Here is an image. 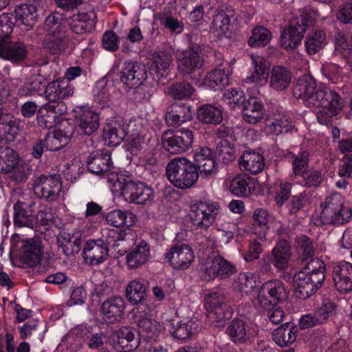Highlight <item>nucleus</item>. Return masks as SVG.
<instances>
[{
  "instance_id": "8",
  "label": "nucleus",
  "mask_w": 352,
  "mask_h": 352,
  "mask_svg": "<svg viewBox=\"0 0 352 352\" xmlns=\"http://www.w3.org/2000/svg\"><path fill=\"white\" fill-rule=\"evenodd\" d=\"M329 96H325L318 104L312 105L310 109L320 108L317 112L318 121L324 125H328L336 119V116L344 107L341 96L334 90L329 91Z\"/></svg>"
},
{
  "instance_id": "61",
  "label": "nucleus",
  "mask_w": 352,
  "mask_h": 352,
  "mask_svg": "<svg viewBox=\"0 0 352 352\" xmlns=\"http://www.w3.org/2000/svg\"><path fill=\"white\" fill-rule=\"evenodd\" d=\"M321 72L329 82L333 84L338 83L342 78L341 67L334 63H324L321 68Z\"/></svg>"
},
{
  "instance_id": "56",
  "label": "nucleus",
  "mask_w": 352,
  "mask_h": 352,
  "mask_svg": "<svg viewBox=\"0 0 352 352\" xmlns=\"http://www.w3.org/2000/svg\"><path fill=\"white\" fill-rule=\"evenodd\" d=\"M335 53L340 54L343 58L352 50V38L345 32L336 30L333 36Z\"/></svg>"
},
{
  "instance_id": "55",
  "label": "nucleus",
  "mask_w": 352,
  "mask_h": 352,
  "mask_svg": "<svg viewBox=\"0 0 352 352\" xmlns=\"http://www.w3.org/2000/svg\"><path fill=\"white\" fill-rule=\"evenodd\" d=\"M272 32L266 28L258 25L253 28L248 45L252 47L265 46L272 38Z\"/></svg>"
},
{
  "instance_id": "46",
  "label": "nucleus",
  "mask_w": 352,
  "mask_h": 352,
  "mask_svg": "<svg viewBox=\"0 0 352 352\" xmlns=\"http://www.w3.org/2000/svg\"><path fill=\"white\" fill-rule=\"evenodd\" d=\"M65 21L58 13H52L47 16L44 22L43 29L45 36H54L66 34Z\"/></svg>"
},
{
  "instance_id": "5",
  "label": "nucleus",
  "mask_w": 352,
  "mask_h": 352,
  "mask_svg": "<svg viewBox=\"0 0 352 352\" xmlns=\"http://www.w3.org/2000/svg\"><path fill=\"white\" fill-rule=\"evenodd\" d=\"M329 87L325 86L317 87L316 80L309 75L300 77L293 89V94L296 98H301L306 107H311L318 104L325 96H329Z\"/></svg>"
},
{
  "instance_id": "48",
  "label": "nucleus",
  "mask_w": 352,
  "mask_h": 352,
  "mask_svg": "<svg viewBox=\"0 0 352 352\" xmlns=\"http://www.w3.org/2000/svg\"><path fill=\"white\" fill-rule=\"evenodd\" d=\"M70 135L71 134H63L60 129L48 132L44 139L46 151H56L60 149L68 143Z\"/></svg>"
},
{
  "instance_id": "31",
  "label": "nucleus",
  "mask_w": 352,
  "mask_h": 352,
  "mask_svg": "<svg viewBox=\"0 0 352 352\" xmlns=\"http://www.w3.org/2000/svg\"><path fill=\"white\" fill-rule=\"evenodd\" d=\"M151 249L147 242L141 241L126 255V264L130 269H137L148 262Z\"/></svg>"
},
{
  "instance_id": "44",
  "label": "nucleus",
  "mask_w": 352,
  "mask_h": 352,
  "mask_svg": "<svg viewBox=\"0 0 352 352\" xmlns=\"http://www.w3.org/2000/svg\"><path fill=\"white\" fill-rule=\"evenodd\" d=\"M113 87L108 85V78L103 76L99 79L93 89L94 100L102 107L109 105Z\"/></svg>"
},
{
  "instance_id": "29",
  "label": "nucleus",
  "mask_w": 352,
  "mask_h": 352,
  "mask_svg": "<svg viewBox=\"0 0 352 352\" xmlns=\"http://www.w3.org/2000/svg\"><path fill=\"white\" fill-rule=\"evenodd\" d=\"M43 255L38 239H31L23 241L21 247L20 257L24 263L33 267L39 263Z\"/></svg>"
},
{
  "instance_id": "57",
  "label": "nucleus",
  "mask_w": 352,
  "mask_h": 352,
  "mask_svg": "<svg viewBox=\"0 0 352 352\" xmlns=\"http://www.w3.org/2000/svg\"><path fill=\"white\" fill-rule=\"evenodd\" d=\"M305 45L309 54H315L326 45V35L322 30L315 31L307 36Z\"/></svg>"
},
{
  "instance_id": "15",
  "label": "nucleus",
  "mask_w": 352,
  "mask_h": 352,
  "mask_svg": "<svg viewBox=\"0 0 352 352\" xmlns=\"http://www.w3.org/2000/svg\"><path fill=\"white\" fill-rule=\"evenodd\" d=\"M150 308L140 305L134 312L135 321L142 337L146 340H155L160 335L161 327L158 322L151 318Z\"/></svg>"
},
{
  "instance_id": "27",
  "label": "nucleus",
  "mask_w": 352,
  "mask_h": 352,
  "mask_svg": "<svg viewBox=\"0 0 352 352\" xmlns=\"http://www.w3.org/2000/svg\"><path fill=\"white\" fill-rule=\"evenodd\" d=\"M173 54L170 50H162L153 55L151 71L157 80L166 78L173 67Z\"/></svg>"
},
{
  "instance_id": "11",
  "label": "nucleus",
  "mask_w": 352,
  "mask_h": 352,
  "mask_svg": "<svg viewBox=\"0 0 352 352\" xmlns=\"http://www.w3.org/2000/svg\"><path fill=\"white\" fill-rule=\"evenodd\" d=\"M307 26L302 16L290 20L288 25L281 32V47L287 50L297 48L301 43Z\"/></svg>"
},
{
  "instance_id": "7",
  "label": "nucleus",
  "mask_w": 352,
  "mask_h": 352,
  "mask_svg": "<svg viewBox=\"0 0 352 352\" xmlns=\"http://www.w3.org/2000/svg\"><path fill=\"white\" fill-rule=\"evenodd\" d=\"M193 141L192 131L181 128L176 131L168 130L162 136L164 148L171 154L184 153L191 147Z\"/></svg>"
},
{
  "instance_id": "17",
  "label": "nucleus",
  "mask_w": 352,
  "mask_h": 352,
  "mask_svg": "<svg viewBox=\"0 0 352 352\" xmlns=\"http://www.w3.org/2000/svg\"><path fill=\"white\" fill-rule=\"evenodd\" d=\"M195 258L192 248L187 244H177L166 254V259L176 270L188 268Z\"/></svg>"
},
{
  "instance_id": "32",
  "label": "nucleus",
  "mask_w": 352,
  "mask_h": 352,
  "mask_svg": "<svg viewBox=\"0 0 352 352\" xmlns=\"http://www.w3.org/2000/svg\"><path fill=\"white\" fill-rule=\"evenodd\" d=\"M124 300L120 296H113L104 301L101 306V313L107 322L118 320L124 314Z\"/></svg>"
},
{
  "instance_id": "60",
  "label": "nucleus",
  "mask_w": 352,
  "mask_h": 352,
  "mask_svg": "<svg viewBox=\"0 0 352 352\" xmlns=\"http://www.w3.org/2000/svg\"><path fill=\"white\" fill-rule=\"evenodd\" d=\"M223 100L231 110L239 108L241 105L243 107L246 101L243 92L237 89L227 90L223 94Z\"/></svg>"
},
{
  "instance_id": "33",
  "label": "nucleus",
  "mask_w": 352,
  "mask_h": 352,
  "mask_svg": "<svg viewBox=\"0 0 352 352\" xmlns=\"http://www.w3.org/2000/svg\"><path fill=\"white\" fill-rule=\"evenodd\" d=\"M292 81V73L285 67L276 65L270 74V87L274 91H281L287 89Z\"/></svg>"
},
{
  "instance_id": "54",
  "label": "nucleus",
  "mask_w": 352,
  "mask_h": 352,
  "mask_svg": "<svg viewBox=\"0 0 352 352\" xmlns=\"http://www.w3.org/2000/svg\"><path fill=\"white\" fill-rule=\"evenodd\" d=\"M234 287L242 294H249L256 287V277L252 272L240 273L234 281Z\"/></svg>"
},
{
  "instance_id": "52",
  "label": "nucleus",
  "mask_w": 352,
  "mask_h": 352,
  "mask_svg": "<svg viewBox=\"0 0 352 352\" xmlns=\"http://www.w3.org/2000/svg\"><path fill=\"white\" fill-rule=\"evenodd\" d=\"M43 77L41 76L34 74L19 88L17 94L19 96L28 97L38 94L43 89Z\"/></svg>"
},
{
  "instance_id": "12",
  "label": "nucleus",
  "mask_w": 352,
  "mask_h": 352,
  "mask_svg": "<svg viewBox=\"0 0 352 352\" xmlns=\"http://www.w3.org/2000/svg\"><path fill=\"white\" fill-rule=\"evenodd\" d=\"M62 188L60 177L58 175H40L34 182L33 190L39 198L47 201H54L59 196Z\"/></svg>"
},
{
  "instance_id": "18",
  "label": "nucleus",
  "mask_w": 352,
  "mask_h": 352,
  "mask_svg": "<svg viewBox=\"0 0 352 352\" xmlns=\"http://www.w3.org/2000/svg\"><path fill=\"white\" fill-rule=\"evenodd\" d=\"M164 328L178 340H185L197 333L201 329L200 322L192 319H184L179 321L176 319L167 320Z\"/></svg>"
},
{
  "instance_id": "1",
  "label": "nucleus",
  "mask_w": 352,
  "mask_h": 352,
  "mask_svg": "<svg viewBox=\"0 0 352 352\" xmlns=\"http://www.w3.org/2000/svg\"><path fill=\"white\" fill-rule=\"evenodd\" d=\"M325 264L318 258L311 259L305 267L293 277L296 296L309 298L322 286L325 278Z\"/></svg>"
},
{
  "instance_id": "50",
  "label": "nucleus",
  "mask_w": 352,
  "mask_h": 352,
  "mask_svg": "<svg viewBox=\"0 0 352 352\" xmlns=\"http://www.w3.org/2000/svg\"><path fill=\"white\" fill-rule=\"evenodd\" d=\"M18 154L12 148L0 146V170L8 173L19 163Z\"/></svg>"
},
{
  "instance_id": "42",
  "label": "nucleus",
  "mask_w": 352,
  "mask_h": 352,
  "mask_svg": "<svg viewBox=\"0 0 352 352\" xmlns=\"http://www.w3.org/2000/svg\"><path fill=\"white\" fill-rule=\"evenodd\" d=\"M127 135L129 137V146L132 151H139L144 144L145 138L142 133V124L136 120L127 122Z\"/></svg>"
},
{
  "instance_id": "21",
  "label": "nucleus",
  "mask_w": 352,
  "mask_h": 352,
  "mask_svg": "<svg viewBox=\"0 0 352 352\" xmlns=\"http://www.w3.org/2000/svg\"><path fill=\"white\" fill-rule=\"evenodd\" d=\"M74 86L67 80H53L45 89V97L49 102L67 99L73 96Z\"/></svg>"
},
{
  "instance_id": "20",
  "label": "nucleus",
  "mask_w": 352,
  "mask_h": 352,
  "mask_svg": "<svg viewBox=\"0 0 352 352\" xmlns=\"http://www.w3.org/2000/svg\"><path fill=\"white\" fill-rule=\"evenodd\" d=\"M89 170L96 175L107 174L108 176L112 173L113 162L109 151H101L91 153L87 160Z\"/></svg>"
},
{
  "instance_id": "30",
  "label": "nucleus",
  "mask_w": 352,
  "mask_h": 352,
  "mask_svg": "<svg viewBox=\"0 0 352 352\" xmlns=\"http://www.w3.org/2000/svg\"><path fill=\"white\" fill-rule=\"evenodd\" d=\"M251 59L254 71L245 80L247 83L263 86L267 81L270 65L263 56L259 55L252 54Z\"/></svg>"
},
{
  "instance_id": "25",
  "label": "nucleus",
  "mask_w": 352,
  "mask_h": 352,
  "mask_svg": "<svg viewBox=\"0 0 352 352\" xmlns=\"http://www.w3.org/2000/svg\"><path fill=\"white\" fill-rule=\"evenodd\" d=\"M198 47H190L184 51L177 60V67L184 74H190L199 69L203 60L199 54Z\"/></svg>"
},
{
  "instance_id": "16",
  "label": "nucleus",
  "mask_w": 352,
  "mask_h": 352,
  "mask_svg": "<svg viewBox=\"0 0 352 352\" xmlns=\"http://www.w3.org/2000/svg\"><path fill=\"white\" fill-rule=\"evenodd\" d=\"M120 80L129 87H138L147 78V71L138 62L126 60L120 72Z\"/></svg>"
},
{
  "instance_id": "23",
  "label": "nucleus",
  "mask_w": 352,
  "mask_h": 352,
  "mask_svg": "<svg viewBox=\"0 0 352 352\" xmlns=\"http://www.w3.org/2000/svg\"><path fill=\"white\" fill-rule=\"evenodd\" d=\"M195 166L201 177H210L216 173L217 163L213 151L208 147H201L197 149L194 156Z\"/></svg>"
},
{
  "instance_id": "45",
  "label": "nucleus",
  "mask_w": 352,
  "mask_h": 352,
  "mask_svg": "<svg viewBox=\"0 0 352 352\" xmlns=\"http://www.w3.org/2000/svg\"><path fill=\"white\" fill-rule=\"evenodd\" d=\"M197 118L205 124H218L223 120L222 110L213 105L205 104L198 109Z\"/></svg>"
},
{
  "instance_id": "13",
  "label": "nucleus",
  "mask_w": 352,
  "mask_h": 352,
  "mask_svg": "<svg viewBox=\"0 0 352 352\" xmlns=\"http://www.w3.org/2000/svg\"><path fill=\"white\" fill-rule=\"evenodd\" d=\"M27 45L20 41H12L10 38H0V58L10 62L12 65L23 63L28 56Z\"/></svg>"
},
{
  "instance_id": "6",
  "label": "nucleus",
  "mask_w": 352,
  "mask_h": 352,
  "mask_svg": "<svg viewBox=\"0 0 352 352\" xmlns=\"http://www.w3.org/2000/svg\"><path fill=\"white\" fill-rule=\"evenodd\" d=\"M204 306L209 320L214 327L223 326V321L232 315V309L220 292H210L204 296Z\"/></svg>"
},
{
  "instance_id": "59",
  "label": "nucleus",
  "mask_w": 352,
  "mask_h": 352,
  "mask_svg": "<svg viewBox=\"0 0 352 352\" xmlns=\"http://www.w3.org/2000/svg\"><path fill=\"white\" fill-rule=\"evenodd\" d=\"M66 34L60 36V35L45 36L44 40V47L53 54L62 52L66 46Z\"/></svg>"
},
{
  "instance_id": "49",
  "label": "nucleus",
  "mask_w": 352,
  "mask_h": 352,
  "mask_svg": "<svg viewBox=\"0 0 352 352\" xmlns=\"http://www.w3.org/2000/svg\"><path fill=\"white\" fill-rule=\"evenodd\" d=\"M236 21L237 17L234 11L226 8L225 11L219 13L214 17L212 25L215 31L226 34L228 32L230 25Z\"/></svg>"
},
{
  "instance_id": "58",
  "label": "nucleus",
  "mask_w": 352,
  "mask_h": 352,
  "mask_svg": "<svg viewBox=\"0 0 352 352\" xmlns=\"http://www.w3.org/2000/svg\"><path fill=\"white\" fill-rule=\"evenodd\" d=\"M194 91V87L186 81L174 83L168 88V94L179 100L190 98Z\"/></svg>"
},
{
  "instance_id": "26",
  "label": "nucleus",
  "mask_w": 352,
  "mask_h": 352,
  "mask_svg": "<svg viewBox=\"0 0 352 352\" xmlns=\"http://www.w3.org/2000/svg\"><path fill=\"white\" fill-rule=\"evenodd\" d=\"M226 333L230 340L236 344L250 342L254 336L250 326L241 319L232 320L226 328Z\"/></svg>"
},
{
  "instance_id": "41",
  "label": "nucleus",
  "mask_w": 352,
  "mask_h": 352,
  "mask_svg": "<svg viewBox=\"0 0 352 352\" xmlns=\"http://www.w3.org/2000/svg\"><path fill=\"white\" fill-rule=\"evenodd\" d=\"M230 69H214L208 73L204 79V85L212 89H221L229 85Z\"/></svg>"
},
{
  "instance_id": "10",
  "label": "nucleus",
  "mask_w": 352,
  "mask_h": 352,
  "mask_svg": "<svg viewBox=\"0 0 352 352\" xmlns=\"http://www.w3.org/2000/svg\"><path fill=\"white\" fill-rule=\"evenodd\" d=\"M201 270L206 280L214 278L225 279L233 275L234 265L220 256H208L201 265Z\"/></svg>"
},
{
  "instance_id": "4",
  "label": "nucleus",
  "mask_w": 352,
  "mask_h": 352,
  "mask_svg": "<svg viewBox=\"0 0 352 352\" xmlns=\"http://www.w3.org/2000/svg\"><path fill=\"white\" fill-rule=\"evenodd\" d=\"M166 175L170 183L182 189L191 187L199 177L195 165L184 157L171 160L166 166Z\"/></svg>"
},
{
  "instance_id": "9",
  "label": "nucleus",
  "mask_w": 352,
  "mask_h": 352,
  "mask_svg": "<svg viewBox=\"0 0 352 352\" xmlns=\"http://www.w3.org/2000/svg\"><path fill=\"white\" fill-rule=\"evenodd\" d=\"M285 287L282 281L274 279L264 283L260 287L254 302L265 309L276 305L284 298Z\"/></svg>"
},
{
  "instance_id": "3",
  "label": "nucleus",
  "mask_w": 352,
  "mask_h": 352,
  "mask_svg": "<svg viewBox=\"0 0 352 352\" xmlns=\"http://www.w3.org/2000/svg\"><path fill=\"white\" fill-rule=\"evenodd\" d=\"M111 221L109 224L107 243L113 256L124 255L135 244V234L131 227L132 221Z\"/></svg>"
},
{
  "instance_id": "38",
  "label": "nucleus",
  "mask_w": 352,
  "mask_h": 352,
  "mask_svg": "<svg viewBox=\"0 0 352 352\" xmlns=\"http://www.w3.org/2000/svg\"><path fill=\"white\" fill-rule=\"evenodd\" d=\"M15 19L30 29L38 18L37 7L35 3H22L14 9Z\"/></svg>"
},
{
  "instance_id": "47",
  "label": "nucleus",
  "mask_w": 352,
  "mask_h": 352,
  "mask_svg": "<svg viewBox=\"0 0 352 352\" xmlns=\"http://www.w3.org/2000/svg\"><path fill=\"white\" fill-rule=\"evenodd\" d=\"M135 331L129 327H123L116 332L118 343L121 348L129 350L136 349L139 346V338H135Z\"/></svg>"
},
{
  "instance_id": "51",
  "label": "nucleus",
  "mask_w": 352,
  "mask_h": 352,
  "mask_svg": "<svg viewBox=\"0 0 352 352\" xmlns=\"http://www.w3.org/2000/svg\"><path fill=\"white\" fill-rule=\"evenodd\" d=\"M146 287L138 280L130 281L126 287V296L128 300L136 304L142 302L146 297Z\"/></svg>"
},
{
  "instance_id": "35",
  "label": "nucleus",
  "mask_w": 352,
  "mask_h": 352,
  "mask_svg": "<svg viewBox=\"0 0 352 352\" xmlns=\"http://www.w3.org/2000/svg\"><path fill=\"white\" fill-rule=\"evenodd\" d=\"M239 165L241 169L252 174L261 173L265 167L263 157L252 151H244L240 157Z\"/></svg>"
},
{
  "instance_id": "2",
  "label": "nucleus",
  "mask_w": 352,
  "mask_h": 352,
  "mask_svg": "<svg viewBox=\"0 0 352 352\" xmlns=\"http://www.w3.org/2000/svg\"><path fill=\"white\" fill-rule=\"evenodd\" d=\"M108 182L114 191L121 193L131 203L145 204L153 198V189L142 182L134 181L130 175L112 173L108 176Z\"/></svg>"
},
{
  "instance_id": "63",
  "label": "nucleus",
  "mask_w": 352,
  "mask_h": 352,
  "mask_svg": "<svg viewBox=\"0 0 352 352\" xmlns=\"http://www.w3.org/2000/svg\"><path fill=\"white\" fill-rule=\"evenodd\" d=\"M302 177L303 186L311 188L317 187L322 182L324 175L321 171L318 170H305L301 175Z\"/></svg>"
},
{
  "instance_id": "62",
  "label": "nucleus",
  "mask_w": 352,
  "mask_h": 352,
  "mask_svg": "<svg viewBox=\"0 0 352 352\" xmlns=\"http://www.w3.org/2000/svg\"><path fill=\"white\" fill-rule=\"evenodd\" d=\"M219 157L225 164H228L235 157V149L227 140H221L217 146Z\"/></svg>"
},
{
  "instance_id": "64",
  "label": "nucleus",
  "mask_w": 352,
  "mask_h": 352,
  "mask_svg": "<svg viewBox=\"0 0 352 352\" xmlns=\"http://www.w3.org/2000/svg\"><path fill=\"white\" fill-rule=\"evenodd\" d=\"M14 26V23L12 14L4 12L0 14V38H9Z\"/></svg>"
},
{
  "instance_id": "40",
  "label": "nucleus",
  "mask_w": 352,
  "mask_h": 352,
  "mask_svg": "<svg viewBox=\"0 0 352 352\" xmlns=\"http://www.w3.org/2000/svg\"><path fill=\"white\" fill-rule=\"evenodd\" d=\"M255 188V179L246 175L234 177L230 184V191L236 196L248 197Z\"/></svg>"
},
{
  "instance_id": "53",
  "label": "nucleus",
  "mask_w": 352,
  "mask_h": 352,
  "mask_svg": "<svg viewBox=\"0 0 352 352\" xmlns=\"http://www.w3.org/2000/svg\"><path fill=\"white\" fill-rule=\"evenodd\" d=\"M294 126L290 118L283 112L274 113L270 128L276 135L291 131Z\"/></svg>"
},
{
  "instance_id": "24",
  "label": "nucleus",
  "mask_w": 352,
  "mask_h": 352,
  "mask_svg": "<svg viewBox=\"0 0 352 352\" xmlns=\"http://www.w3.org/2000/svg\"><path fill=\"white\" fill-rule=\"evenodd\" d=\"M127 123L118 119L104 126L102 138L109 146H116L127 136Z\"/></svg>"
},
{
  "instance_id": "37",
  "label": "nucleus",
  "mask_w": 352,
  "mask_h": 352,
  "mask_svg": "<svg viewBox=\"0 0 352 352\" xmlns=\"http://www.w3.org/2000/svg\"><path fill=\"white\" fill-rule=\"evenodd\" d=\"M96 15L94 13H78L73 15L69 25L70 29L76 34H82L85 32H90L94 30L96 25Z\"/></svg>"
},
{
  "instance_id": "22",
  "label": "nucleus",
  "mask_w": 352,
  "mask_h": 352,
  "mask_svg": "<svg viewBox=\"0 0 352 352\" xmlns=\"http://www.w3.org/2000/svg\"><path fill=\"white\" fill-rule=\"evenodd\" d=\"M333 280L336 289L341 293L352 290V264L341 261L333 267Z\"/></svg>"
},
{
  "instance_id": "36",
  "label": "nucleus",
  "mask_w": 352,
  "mask_h": 352,
  "mask_svg": "<svg viewBox=\"0 0 352 352\" xmlns=\"http://www.w3.org/2000/svg\"><path fill=\"white\" fill-rule=\"evenodd\" d=\"M272 256L273 265L278 270H285L292 256L289 243L286 240L278 241L272 251Z\"/></svg>"
},
{
  "instance_id": "14",
  "label": "nucleus",
  "mask_w": 352,
  "mask_h": 352,
  "mask_svg": "<svg viewBox=\"0 0 352 352\" xmlns=\"http://www.w3.org/2000/svg\"><path fill=\"white\" fill-rule=\"evenodd\" d=\"M320 208L321 219L347 220L352 216V209L343 208V199L338 193L327 197L325 201L321 204Z\"/></svg>"
},
{
  "instance_id": "28",
  "label": "nucleus",
  "mask_w": 352,
  "mask_h": 352,
  "mask_svg": "<svg viewBox=\"0 0 352 352\" xmlns=\"http://www.w3.org/2000/svg\"><path fill=\"white\" fill-rule=\"evenodd\" d=\"M219 204L200 201L190 206L188 217L190 220H210L220 218Z\"/></svg>"
},
{
  "instance_id": "39",
  "label": "nucleus",
  "mask_w": 352,
  "mask_h": 352,
  "mask_svg": "<svg viewBox=\"0 0 352 352\" xmlns=\"http://www.w3.org/2000/svg\"><path fill=\"white\" fill-rule=\"evenodd\" d=\"M296 333V327L292 323L285 322L274 331L272 338L278 345L283 347L294 343Z\"/></svg>"
},
{
  "instance_id": "19",
  "label": "nucleus",
  "mask_w": 352,
  "mask_h": 352,
  "mask_svg": "<svg viewBox=\"0 0 352 352\" xmlns=\"http://www.w3.org/2000/svg\"><path fill=\"white\" fill-rule=\"evenodd\" d=\"M109 247L102 240H90L83 247L85 261L91 265L103 263L109 256Z\"/></svg>"
},
{
  "instance_id": "43",
  "label": "nucleus",
  "mask_w": 352,
  "mask_h": 352,
  "mask_svg": "<svg viewBox=\"0 0 352 352\" xmlns=\"http://www.w3.org/2000/svg\"><path fill=\"white\" fill-rule=\"evenodd\" d=\"M78 124L85 135H91L99 126V116L91 110H85L78 116Z\"/></svg>"
},
{
  "instance_id": "34",
  "label": "nucleus",
  "mask_w": 352,
  "mask_h": 352,
  "mask_svg": "<svg viewBox=\"0 0 352 352\" xmlns=\"http://www.w3.org/2000/svg\"><path fill=\"white\" fill-rule=\"evenodd\" d=\"M244 120L250 124H256L263 119L265 109L263 103L256 98H250L242 109Z\"/></svg>"
}]
</instances>
